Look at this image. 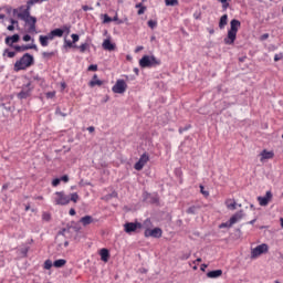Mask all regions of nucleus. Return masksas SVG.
Here are the masks:
<instances>
[{"mask_svg": "<svg viewBox=\"0 0 283 283\" xmlns=\"http://www.w3.org/2000/svg\"><path fill=\"white\" fill-rule=\"evenodd\" d=\"M30 7H27L23 10V7H20V13H18V19L24 21L29 25V32H36V18L30 14Z\"/></svg>", "mask_w": 283, "mask_h": 283, "instance_id": "1", "label": "nucleus"}, {"mask_svg": "<svg viewBox=\"0 0 283 283\" xmlns=\"http://www.w3.org/2000/svg\"><path fill=\"white\" fill-rule=\"evenodd\" d=\"M240 25H242L240 20H237V19L231 20L228 35L223 39V43L226 45H233L235 43V39H238V30H240Z\"/></svg>", "mask_w": 283, "mask_h": 283, "instance_id": "2", "label": "nucleus"}, {"mask_svg": "<svg viewBox=\"0 0 283 283\" xmlns=\"http://www.w3.org/2000/svg\"><path fill=\"white\" fill-rule=\"evenodd\" d=\"M34 63V56L30 53L23 54V56L20 57L14 63V72H21L22 70H28V67H32V64Z\"/></svg>", "mask_w": 283, "mask_h": 283, "instance_id": "3", "label": "nucleus"}, {"mask_svg": "<svg viewBox=\"0 0 283 283\" xmlns=\"http://www.w3.org/2000/svg\"><path fill=\"white\" fill-rule=\"evenodd\" d=\"M139 65L145 69V67H158L160 65V60L156 59L154 55H144L139 60Z\"/></svg>", "mask_w": 283, "mask_h": 283, "instance_id": "4", "label": "nucleus"}, {"mask_svg": "<svg viewBox=\"0 0 283 283\" xmlns=\"http://www.w3.org/2000/svg\"><path fill=\"white\" fill-rule=\"evenodd\" d=\"M53 202L54 205H59L61 207H65V205H70V196L65 195L64 191H56L54 193Z\"/></svg>", "mask_w": 283, "mask_h": 283, "instance_id": "5", "label": "nucleus"}, {"mask_svg": "<svg viewBox=\"0 0 283 283\" xmlns=\"http://www.w3.org/2000/svg\"><path fill=\"white\" fill-rule=\"evenodd\" d=\"M112 91L114 94H125V92H127V83L125 80H117Z\"/></svg>", "mask_w": 283, "mask_h": 283, "instance_id": "6", "label": "nucleus"}, {"mask_svg": "<svg viewBox=\"0 0 283 283\" xmlns=\"http://www.w3.org/2000/svg\"><path fill=\"white\" fill-rule=\"evenodd\" d=\"M262 253H269V245L266 243L260 244L256 248L251 250V258H260Z\"/></svg>", "mask_w": 283, "mask_h": 283, "instance_id": "7", "label": "nucleus"}, {"mask_svg": "<svg viewBox=\"0 0 283 283\" xmlns=\"http://www.w3.org/2000/svg\"><path fill=\"white\" fill-rule=\"evenodd\" d=\"M138 229H143V223L140 222H126L124 224L125 233H134L138 231Z\"/></svg>", "mask_w": 283, "mask_h": 283, "instance_id": "8", "label": "nucleus"}, {"mask_svg": "<svg viewBox=\"0 0 283 283\" xmlns=\"http://www.w3.org/2000/svg\"><path fill=\"white\" fill-rule=\"evenodd\" d=\"M148 160H149V154L144 153L140 156L139 160L135 164L134 169H136V171H143V168L145 167Z\"/></svg>", "mask_w": 283, "mask_h": 283, "instance_id": "9", "label": "nucleus"}, {"mask_svg": "<svg viewBox=\"0 0 283 283\" xmlns=\"http://www.w3.org/2000/svg\"><path fill=\"white\" fill-rule=\"evenodd\" d=\"M145 238H163V229L155 228L144 232Z\"/></svg>", "mask_w": 283, "mask_h": 283, "instance_id": "10", "label": "nucleus"}, {"mask_svg": "<svg viewBox=\"0 0 283 283\" xmlns=\"http://www.w3.org/2000/svg\"><path fill=\"white\" fill-rule=\"evenodd\" d=\"M50 41H54V35L52 34V31L46 35L39 36V42L42 48H48L50 45Z\"/></svg>", "mask_w": 283, "mask_h": 283, "instance_id": "11", "label": "nucleus"}, {"mask_svg": "<svg viewBox=\"0 0 283 283\" xmlns=\"http://www.w3.org/2000/svg\"><path fill=\"white\" fill-rule=\"evenodd\" d=\"M32 83H28L25 87L22 88V91L18 94V97L23 99V98H29L32 94V88L30 87Z\"/></svg>", "mask_w": 283, "mask_h": 283, "instance_id": "12", "label": "nucleus"}, {"mask_svg": "<svg viewBox=\"0 0 283 283\" xmlns=\"http://www.w3.org/2000/svg\"><path fill=\"white\" fill-rule=\"evenodd\" d=\"M13 50H15V52H27V50L38 51L39 48L36 46V44H25V45H14Z\"/></svg>", "mask_w": 283, "mask_h": 283, "instance_id": "13", "label": "nucleus"}, {"mask_svg": "<svg viewBox=\"0 0 283 283\" xmlns=\"http://www.w3.org/2000/svg\"><path fill=\"white\" fill-rule=\"evenodd\" d=\"M271 198H273V193H271V191H266L264 197H258V201L261 207H266L271 201Z\"/></svg>", "mask_w": 283, "mask_h": 283, "instance_id": "14", "label": "nucleus"}, {"mask_svg": "<svg viewBox=\"0 0 283 283\" xmlns=\"http://www.w3.org/2000/svg\"><path fill=\"white\" fill-rule=\"evenodd\" d=\"M102 48L107 52H114V50H116V43H112L111 39H105L102 43Z\"/></svg>", "mask_w": 283, "mask_h": 283, "instance_id": "15", "label": "nucleus"}, {"mask_svg": "<svg viewBox=\"0 0 283 283\" xmlns=\"http://www.w3.org/2000/svg\"><path fill=\"white\" fill-rule=\"evenodd\" d=\"M19 34H13L12 36H7L4 43L9 45V48H14V43H19Z\"/></svg>", "mask_w": 283, "mask_h": 283, "instance_id": "16", "label": "nucleus"}, {"mask_svg": "<svg viewBox=\"0 0 283 283\" xmlns=\"http://www.w3.org/2000/svg\"><path fill=\"white\" fill-rule=\"evenodd\" d=\"M242 218H244V211L240 210L230 218L231 224L240 222Z\"/></svg>", "mask_w": 283, "mask_h": 283, "instance_id": "17", "label": "nucleus"}, {"mask_svg": "<svg viewBox=\"0 0 283 283\" xmlns=\"http://www.w3.org/2000/svg\"><path fill=\"white\" fill-rule=\"evenodd\" d=\"M222 275V270H213L207 273V277L210 280H216L218 277H221Z\"/></svg>", "mask_w": 283, "mask_h": 283, "instance_id": "18", "label": "nucleus"}, {"mask_svg": "<svg viewBox=\"0 0 283 283\" xmlns=\"http://www.w3.org/2000/svg\"><path fill=\"white\" fill-rule=\"evenodd\" d=\"M90 87H101L103 85V81L98 80V75L94 74L92 81L88 83Z\"/></svg>", "mask_w": 283, "mask_h": 283, "instance_id": "19", "label": "nucleus"}, {"mask_svg": "<svg viewBox=\"0 0 283 283\" xmlns=\"http://www.w3.org/2000/svg\"><path fill=\"white\" fill-rule=\"evenodd\" d=\"M102 262H109V250L103 248L99 251Z\"/></svg>", "mask_w": 283, "mask_h": 283, "instance_id": "20", "label": "nucleus"}, {"mask_svg": "<svg viewBox=\"0 0 283 283\" xmlns=\"http://www.w3.org/2000/svg\"><path fill=\"white\" fill-rule=\"evenodd\" d=\"M80 222L81 224H83V227H87L88 224H92V222H94V218H92V216H85L80 219Z\"/></svg>", "mask_w": 283, "mask_h": 283, "instance_id": "21", "label": "nucleus"}, {"mask_svg": "<svg viewBox=\"0 0 283 283\" xmlns=\"http://www.w3.org/2000/svg\"><path fill=\"white\" fill-rule=\"evenodd\" d=\"M275 154L273 151L263 150L261 153V160H271Z\"/></svg>", "mask_w": 283, "mask_h": 283, "instance_id": "22", "label": "nucleus"}, {"mask_svg": "<svg viewBox=\"0 0 283 283\" xmlns=\"http://www.w3.org/2000/svg\"><path fill=\"white\" fill-rule=\"evenodd\" d=\"M32 81H35L40 87H45V78L39 76V74L32 75Z\"/></svg>", "mask_w": 283, "mask_h": 283, "instance_id": "23", "label": "nucleus"}, {"mask_svg": "<svg viewBox=\"0 0 283 283\" xmlns=\"http://www.w3.org/2000/svg\"><path fill=\"white\" fill-rule=\"evenodd\" d=\"M153 227H154V223H151V219H146L142 223V229H145V231H150Z\"/></svg>", "mask_w": 283, "mask_h": 283, "instance_id": "24", "label": "nucleus"}, {"mask_svg": "<svg viewBox=\"0 0 283 283\" xmlns=\"http://www.w3.org/2000/svg\"><path fill=\"white\" fill-rule=\"evenodd\" d=\"M67 264V261L65 259H59L56 261L53 262V266L55 269H63V266Z\"/></svg>", "mask_w": 283, "mask_h": 283, "instance_id": "25", "label": "nucleus"}, {"mask_svg": "<svg viewBox=\"0 0 283 283\" xmlns=\"http://www.w3.org/2000/svg\"><path fill=\"white\" fill-rule=\"evenodd\" d=\"M226 206L228 207V209H230L231 211H235L238 203L233 200V199H228L226 201Z\"/></svg>", "mask_w": 283, "mask_h": 283, "instance_id": "26", "label": "nucleus"}, {"mask_svg": "<svg viewBox=\"0 0 283 283\" xmlns=\"http://www.w3.org/2000/svg\"><path fill=\"white\" fill-rule=\"evenodd\" d=\"M228 19H229V15H227V14H223V15L220 18V21H219V28H220V30H224V25H227Z\"/></svg>", "mask_w": 283, "mask_h": 283, "instance_id": "27", "label": "nucleus"}, {"mask_svg": "<svg viewBox=\"0 0 283 283\" xmlns=\"http://www.w3.org/2000/svg\"><path fill=\"white\" fill-rule=\"evenodd\" d=\"M51 33L54 36V39H56V36L59 39H61V36H63V30H61V29H54L51 31Z\"/></svg>", "mask_w": 283, "mask_h": 283, "instance_id": "28", "label": "nucleus"}, {"mask_svg": "<svg viewBox=\"0 0 283 283\" xmlns=\"http://www.w3.org/2000/svg\"><path fill=\"white\" fill-rule=\"evenodd\" d=\"M6 54H7L8 59H14L17 56V52L10 51L8 49H6L4 52H3L4 56H6Z\"/></svg>", "mask_w": 283, "mask_h": 283, "instance_id": "29", "label": "nucleus"}, {"mask_svg": "<svg viewBox=\"0 0 283 283\" xmlns=\"http://www.w3.org/2000/svg\"><path fill=\"white\" fill-rule=\"evenodd\" d=\"M52 266H54V263H52V260L48 259L44 261V269L45 271H50V269H52Z\"/></svg>", "mask_w": 283, "mask_h": 283, "instance_id": "30", "label": "nucleus"}, {"mask_svg": "<svg viewBox=\"0 0 283 283\" xmlns=\"http://www.w3.org/2000/svg\"><path fill=\"white\" fill-rule=\"evenodd\" d=\"M233 227V223H231V219L227 222H223L219 226V229H231Z\"/></svg>", "mask_w": 283, "mask_h": 283, "instance_id": "31", "label": "nucleus"}, {"mask_svg": "<svg viewBox=\"0 0 283 283\" xmlns=\"http://www.w3.org/2000/svg\"><path fill=\"white\" fill-rule=\"evenodd\" d=\"M80 52L83 54L90 50V44L88 43H83L78 46Z\"/></svg>", "mask_w": 283, "mask_h": 283, "instance_id": "32", "label": "nucleus"}, {"mask_svg": "<svg viewBox=\"0 0 283 283\" xmlns=\"http://www.w3.org/2000/svg\"><path fill=\"white\" fill-rule=\"evenodd\" d=\"M147 24H148V28H150L151 30H154V29L157 28L158 22H157L156 20H149V21L147 22Z\"/></svg>", "mask_w": 283, "mask_h": 283, "instance_id": "33", "label": "nucleus"}, {"mask_svg": "<svg viewBox=\"0 0 283 283\" xmlns=\"http://www.w3.org/2000/svg\"><path fill=\"white\" fill-rule=\"evenodd\" d=\"M70 202H78V193L76 192L71 193Z\"/></svg>", "mask_w": 283, "mask_h": 283, "instance_id": "34", "label": "nucleus"}, {"mask_svg": "<svg viewBox=\"0 0 283 283\" xmlns=\"http://www.w3.org/2000/svg\"><path fill=\"white\" fill-rule=\"evenodd\" d=\"M71 29H72V27L71 25H67V24H65V25H63L62 27V31H63V34H70V32H71Z\"/></svg>", "mask_w": 283, "mask_h": 283, "instance_id": "35", "label": "nucleus"}, {"mask_svg": "<svg viewBox=\"0 0 283 283\" xmlns=\"http://www.w3.org/2000/svg\"><path fill=\"white\" fill-rule=\"evenodd\" d=\"M39 1L41 2V0H28L27 1V8H32V6H35V3H39Z\"/></svg>", "mask_w": 283, "mask_h": 283, "instance_id": "36", "label": "nucleus"}, {"mask_svg": "<svg viewBox=\"0 0 283 283\" xmlns=\"http://www.w3.org/2000/svg\"><path fill=\"white\" fill-rule=\"evenodd\" d=\"M166 6H178V0H165Z\"/></svg>", "mask_w": 283, "mask_h": 283, "instance_id": "37", "label": "nucleus"}, {"mask_svg": "<svg viewBox=\"0 0 283 283\" xmlns=\"http://www.w3.org/2000/svg\"><path fill=\"white\" fill-rule=\"evenodd\" d=\"M197 211H198V208H196V206H192V207L188 208L186 212L195 216V213Z\"/></svg>", "mask_w": 283, "mask_h": 283, "instance_id": "38", "label": "nucleus"}, {"mask_svg": "<svg viewBox=\"0 0 283 283\" xmlns=\"http://www.w3.org/2000/svg\"><path fill=\"white\" fill-rule=\"evenodd\" d=\"M87 70H88V72H97L98 71V65L91 64Z\"/></svg>", "mask_w": 283, "mask_h": 283, "instance_id": "39", "label": "nucleus"}, {"mask_svg": "<svg viewBox=\"0 0 283 283\" xmlns=\"http://www.w3.org/2000/svg\"><path fill=\"white\" fill-rule=\"evenodd\" d=\"M43 59H50L54 56V52H43L42 53Z\"/></svg>", "mask_w": 283, "mask_h": 283, "instance_id": "40", "label": "nucleus"}, {"mask_svg": "<svg viewBox=\"0 0 283 283\" xmlns=\"http://www.w3.org/2000/svg\"><path fill=\"white\" fill-rule=\"evenodd\" d=\"M103 17V23H112V18L111 17H108L107 14H103L102 15Z\"/></svg>", "mask_w": 283, "mask_h": 283, "instance_id": "41", "label": "nucleus"}, {"mask_svg": "<svg viewBox=\"0 0 283 283\" xmlns=\"http://www.w3.org/2000/svg\"><path fill=\"white\" fill-rule=\"evenodd\" d=\"M188 129H191V125H187L186 127H180L179 134H185V132H188Z\"/></svg>", "mask_w": 283, "mask_h": 283, "instance_id": "42", "label": "nucleus"}, {"mask_svg": "<svg viewBox=\"0 0 283 283\" xmlns=\"http://www.w3.org/2000/svg\"><path fill=\"white\" fill-rule=\"evenodd\" d=\"M42 220H45V222H50V220H51L50 213L44 212V213L42 214Z\"/></svg>", "mask_w": 283, "mask_h": 283, "instance_id": "43", "label": "nucleus"}, {"mask_svg": "<svg viewBox=\"0 0 283 283\" xmlns=\"http://www.w3.org/2000/svg\"><path fill=\"white\" fill-rule=\"evenodd\" d=\"M59 185H61V179L60 178L53 179L52 187H59Z\"/></svg>", "mask_w": 283, "mask_h": 283, "instance_id": "44", "label": "nucleus"}, {"mask_svg": "<svg viewBox=\"0 0 283 283\" xmlns=\"http://www.w3.org/2000/svg\"><path fill=\"white\" fill-rule=\"evenodd\" d=\"M45 96H46V98H54V96H56V92H48L46 94H45Z\"/></svg>", "mask_w": 283, "mask_h": 283, "instance_id": "45", "label": "nucleus"}, {"mask_svg": "<svg viewBox=\"0 0 283 283\" xmlns=\"http://www.w3.org/2000/svg\"><path fill=\"white\" fill-rule=\"evenodd\" d=\"M71 38H72V40H73V43H78V39H80L78 34L73 33V34L71 35Z\"/></svg>", "mask_w": 283, "mask_h": 283, "instance_id": "46", "label": "nucleus"}, {"mask_svg": "<svg viewBox=\"0 0 283 283\" xmlns=\"http://www.w3.org/2000/svg\"><path fill=\"white\" fill-rule=\"evenodd\" d=\"M62 182H70V177L67 175H64L60 178Z\"/></svg>", "mask_w": 283, "mask_h": 283, "instance_id": "47", "label": "nucleus"}, {"mask_svg": "<svg viewBox=\"0 0 283 283\" xmlns=\"http://www.w3.org/2000/svg\"><path fill=\"white\" fill-rule=\"evenodd\" d=\"M282 57H283V54H282V53L275 54V55H274V61L277 63V61H282Z\"/></svg>", "mask_w": 283, "mask_h": 283, "instance_id": "48", "label": "nucleus"}, {"mask_svg": "<svg viewBox=\"0 0 283 283\" xmlns=\"http://www.w3.org/2000/svg\"><path fill=\"white\" fill-rule=\"evenodd\" d=\"M23 41L25 42V43H28V41H32V36L30 35V34H25V35H23Z\"/></svg>", "mask_w": 283, "mask_h": 283, "instance_id": "49", "label": "nucleus"}, {"mask_svg": "<svg viewBox=\"0 0 283 283\" xmlns=\"http://www.w3.org/2000/svg\"><path fill=\"white\" fill-rule=\"evenodd\" d=\"M55 114H59L60 116H63V117L67 116V114L61 112V108H56Z\"/></svg>", "mask_w": 283, "mask_h": 283, "instance_id": "50", "label": "nucleus"}, {"mask_svg": "<svg viewBox=\"0 0 283 283\" xmlns=\"http://www.w3.org/2000/svg\"><path fill=\"white\" fill-rule=\"evenodd\" d=\"M145 10H147V7H142L137 13L140 15V14H145Z\"/></svg>", "mask_w": 283, "mask_h": 283, "instance_id": "51", "label": "nucleus"}, {"mask_svg": "<svg viewBox=\"0 0 283 283\" xmlns=\"http://www.w3.org/2000/svg\"><path fill=\"white\" fill-rule=\"evenodd\" d=\"M266 39H269V33L262 34L260 41H266Z\"/></svg>", "mask_w": 283, "mask_h": 283, "instance_id": "52", "label": "nucleus"}, {"mask_svg": "<svg viewBox=\"0 0 283 283\" xmlns=\"http://www.w3.org/2000/svg\"><path fill=\"white\" fill-rule=\"evenodd\" d=\"M82 10H84V12H87L88 10H94V8L88 7V6H83Z\"/></svg>", "mask_w": 283, "mask_h": 283, "instance_id": "53", "label": "nucleus"}, {"mask_svg": "<svg viewBox=\"0 0 283 283\" xmlns=\"http://www.w3.org/2000/svg\"><path fill=\"white\" fill-rule=\"evenodd\" d=\"M65 48H72V41H70V40H65Z\"/></svg>", "mask_w": 283, "mask_h": 283, "instance_id": "54", "label": "nucleus"}, {"mask_svg": "<svg viewBox=\"0 0 283 283\" xmlns=\"http://www.w3.org/2000/svg\"><path fill=\"white\" fill-rule=\"evenodd\" d=\"M189 258H191L190 253H186L181 256V260H189Z\"/></svg>", "mask_w": 283, "mask_h": 283, "instance_id": "55", "label": "nucleus"}, {"mask_svg": "<svg viewBox=\"0 0 283 283\" xmlns=\"http://www.w3.org/2000/svg\"><path fill=\"white\" fill-rule=\"evenodd\" d=\"M200 189L203 196H209V192L205 191V186H200Z\"/></svg>", "mask_w": 283, "mask_h": 283, "instance_id": "56", "label": "nucleus"}, {"mask_svg": "<svg viewBox=\"0 0 283 283\" xmlns=\"http://www.w3.org/2000/svg\"><path fill=\"white\" fill-rule=\"evenodd\" d=\"M10 23H11V25H19V21H17L14 19H10Z\"/></svg>", "mask_w": 283, "mask_h": 283, "instance_id": "57", "label": "nucleus"}, {"mask_svg": "<svg viewBox=\"0 0 283 283\" xmlns=\"http://www.w3.org/2000/svg\"><path fill=\"white\" fill-rule=\"evenodd\" d=\"M69 213L70 216H76V210H74V208H71Z\"/></svg>", "mask_w": 283, "mask_h": 283, "instance_id": "58", "label": "nucleus"}, {"mask_svg": "<svg viewBox=\"0 0 283 283\" xmlns=\"http://www.w3.org/2000/svg\"><path fill=\"white\" fill-rule=\"evenodd\" d=\"M7 30H9V32H12L14 30V24H10Z\"/></svg>", "mask_w": 283, "mask_h": 283, "instance_id": "59", "label": "nucleus"}, {"mask_svg": "<svg viewBox=\"0 0 283 283\" xmlns=\"http://www.w3.org/2000/svg\"><path fill=\"white\" fill-rule=\"evenodd\" d=\"M94 130H95L94 126H90V127L87 128V132H90V134H92Z\"/></svg>", "mask_w": 283, "mask_h": 283, "instance_id": "60", "label": "nucleus"}, {"mask_svg": "<svg viewBox=\"0 0 283 283\" xmlns=\"http://www.w3.org/2000/svg\"><path fill=\"white\" fill-rule=\"evenodd\" d=\"M207 266H208V265L203 263V264H201L200 270L205 272V271H206V269H207Z\"/></svg>", "mask_w": 283, "mask_h": 283, "instance_id": "61", "label": "nucleus"}, {"mask_svg": "<svg viewBox=\"0 0 283 283\" xmlns=\"http://www.w3.org/2000/svg\"><path fill=\"white\" fill-rule=\"evenodd\" d=\"M144 49H145L144 46H137L136 50H135V52H140V51H143Z\"/></svg>", "mask_w": 283, "mask_h": 283, "instance_id": "62", "label": "nucleus"}, {"mask_svg": "<svg viewBox=\"0 0 283 283\" xmlns=\"http://www.w3.org/2000/svg\"><path fill=\"white\" fill-rule=\"evenodd\" d=\"M222 8L223 10H227V8H229V2L222 3Z\"/></svg>", "mask_w": 283, "mask_h": 283, "instance_id": "63", "label": "nucleus"}, {"mask_svg": "<svg viewBox=\"0 0 283 283\" xmlns=\"http://www.w3.org/2000/svg\"><path fill=\"white\" fill-rule=\"evenodd\" d=\"M112 21H118V14H115V17L112 18Z\"/></svg>", "mask_w": 283, "mask_h": 283, "instance_id": "64", "label": "nucleus"}]
</instances>
